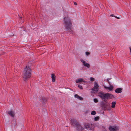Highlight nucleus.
Returning a JSON list of instances; mask_svg holds the SVG:
<instances>
[{
  "instance_id": "22",
  "label": "nucleus",
  "mask_w": 131,
  "mask_h": 131,
  "mask_svg": "<svg viewBox=\"0 0 131 131\" xmlns=\"http://www.w3.org/2000/svg\"><path fill=\"white\" fill-rule=\"evenodd\" d=\"M110 16H112V17H116V18H118V19H119V18L118 17H117L116 16H115L113 14H112V15H110Z\"/></svg>"
},
{
  "instance_id": "8",
  "label": "nucleus",
  "mask_w": 131,
  "mask_h": 131,
  "mask_svg": "<svg viewBox=\"0 0 131 131\" xmlns=\"http://www.w3.org/2000/svg\"><path fill=\"white\" fill-rule=\"evenodd\" d=\"M118 129V127L116 126H110L109 128V130L111 131H115Z\"/></svg>"
},
{
  "instance_id": "19",
  "label": "nucleus",
  "mask_w": 131,
  "mask_h": 131,
  "mask_svg": "<svg viewBox=\"0 0 131 131\" xmlns=\"http://www.w3.org/2000/svg\"><path fill=\"white\" fill-rule=\"evenodd\" d=\"M85 54L86 56H89L90 54V53L88 52H85Z\"/></svg>"
},
{
  "instance_id": "4",
  "label": "nucleus",
  "mask_w": 131,
  "mask_h": 131,
  "mask_svg": "<svg viewBox=\"0 0 131 131\" xmlns=\"http://www.w3.org/2000/svg\"><path fill=\"white\" fill-rule=\"evenodd\" d=\"M71 122L73 126L77 127V128L78 130L83 129H84V128L82 127L77 122L76 120L71 119Z\"/></svg>"
},
{
  "instance_id": "13",
  "label": "nucleus",
  "mask_w": 131,
  "mask_h": 131,
  "mask_svg": "<svg viewBox=\"0 0 131 131\" xmlns=\"http://www.w3.org/2000/svg\"><path fill=\"white\" fill-rule=\"evenodd\" d=\"M51 78L52 79V81L54 82L55 81L56 77L53 74H51Z\"/></svg>"
},
{
  "instance_id": "18",
  "label": "nucleus",
  "mask_w": 131,
  "mask_h": 131,
  "mask_svg": "<svg viewBox=\"0 0 131 131\" xmlns=\"http://www.w3.org/2000/svg\"><path fill=\"white\" fill-rule=\"evenodd\" d=\"M96 114V112L95 111H92L91 113V114L92 115H94Z\"/></svg>"
},
{
  "instance_id": "17",
  "label": "nucleus",
  "mask_w": 131,
  "mask_h": 131,
  "mask_svg": "<svg viewBox=\"0 0 131 131\" xmlns=\"http://www.w3.org/2000/svg\"><path fill=\"white\" fill-rule=\"evenodd\" d=\"M84 128H90V126H89V125L88 124H85L84 125Z\"/></svg>"
},
{
  "instance_id": "16",
  "label": "nucleus",
  "mask_w": 131,
  "mask_h": 131,
  "mask_svg": "<svg viewBox=\"0 0 131 131\" xmlns=\"http://www.w3.org/2000/svg\"><path fill=\"white\" fill-rule=\"evenodd\" d=\"M100 118V117L99 116H97L95 117L94 119L95 121H97L99 120Z\"/></svg>"
},
{
  "instance_id": "9",
  "label": "nucleus",
  "mask_w": 131,
  "mask_h": 131,
  "mask_svg": "<svg viewBox=\"0 0 131 131\" xmlns=\"http://www.w3.org/2000/svg\"><path fill=\"white\" fill-rule=\"evenodd\" d=\"M8 113L11 117H14L15 115V113L13 111H9L8 112Z\"/></svg>"
},
{
  "instance_id": "2",
  "label": "nucleus",
  "mask_w": 131,
  "mask_h": 131,
  "mask_svg": "<svg viewBox=\"0 0 131 131\" xmlns=\"http://www.w3.org/2000/svg\"><path fill=\"white\" fill-rule=\"evenodd\" d=\"M63 21L64 27L66 30L68 31L71 30L72 25L70 18L68 16L65 17L64 18Z\"/></svg>"
},
{
  "instance_id": "15",
  "label": "nucleus",
  "mask_w": 131,
  "mask_h": 131,
  "mask_svg": "<svg viewBox=\"0 0 131 131\" xmlns=\"http://www.w3.org/2000/svg\"><path fill=\"white\" fill-rule=\"evenodd\" d=\"M116 102H113L112 103L111 107L112 108H114L115 107V105L116 104Z\"/></svg>"
},
{
  "instance_id": "12",
  "label": "nucleus",
  "mask_w": 131,
  "mask_h": 131,
  "mask_svg": "<svg viewBox=\"0 0 131 131\" xmlns=\"http://www.w3.org/2000/svg\"><path fill=\"white\" fill-rule=\"evenodd\" d=\"M75 97L78 99L80 100H82L83 98L81 96H79L78 94H75L74 95Z\"/></svg>"
},
{
  "instance_id": "24",
  "label": "nucleus",
  "mask_w": 131,
  "mask_h": 131,
  "mask_svg": "<svg viewBox=\"0 0 131 131\" xmlns=\"http://www.w3.org/2000/svg\"><path fill=\"white\" fill-rule=\"evenodd\" d=\"M129 48L130 50V54L131 55V47H129Z\"/></svg>"
},
{
  "instance_id": "3",
  "label": "nucleus",
  "mask_w": 131,
  "mask_h": 131,
  "mask_svg": "<svg viewBox=\"0 0 131 131\" xmlns=\"http://www.w3.org/2000/svg\"><path fill=\"white\" fill-rule=\"evenodd\" d=\"M98 95L103 101L105 102V103L103 101L101 103V106L102 109L106 110V94L104 93L103 92H100L98 94Z\"/></svg>"
},
{
  "instance_id": "11",
  "label": "nucleus",
  "mask_w": 131,
  "mask_h": 131,
  "mask_svg": "<svg viewBox=\"0 0 131 131\" xmlns=\"http://www.w3.org/2000/svg\"><path fill=\"white\" fill-rule=\"evenodd\" d=\"M122 92V89L121 88H118L115 90V92L117 93H121Z\"/></svg>"
},
{
  "instance_id": "14",
  "label": "nucleus",
  "mask_w": 131,
  "mask_h": 131,
  "mask_svg": "<svg viewBox=\"0 0 131 131\" xmlns=\"http://www.w3.org/2000/svg\"><path fill=\"white\" fill-rule=\"evenodd\" d=\"M113 97V95L109 93H107V98L111 99Z\"/></svg>"
},
{
  "instance_id": "26",
  "label": "nucleus",
  "mask_w": 131,
  "mask_h": 131,
  "mask_svg": "<svg viewBox=\"0 0 131 131\" xmlns=\"http://www.w3.org/2000/svg\"><path fill=\"white\" fill-rule=\"evenodd\" d=\"M19 18H20V19L21 18V17H19Z\"/></svg>"
},
{
  "instance_id": "10",
  "label": "nucleus",
  "mask_w": 131,
  "mask_h": 131,
  "mask_svg": "<svg viewBox=\"0 0 131 131\" xmlns=\"http://www.w3.org/2000/svg\"><path fill=\"white\" fill-rule=\"evenodd\" d=\"M84 79L81 78H80L77 79L75 81V82L77 83H78L81 82H84Z\"/></svg>"
},
{
  "instance_id": "23",
  "label": "nucleus",
  "mask_w": 131,
  "mask_h": 131,
  "mask_svg": "<svg viewBox=\"0 0 131 131\" xmlns=\"http://www.w3.org/2000/svg\"><path fill=\"white\" fill-rule=\"evenodd\" d=\"M94 79L93 78H91L90 80L91 81H93L94 80Z\"/></svg>"
},
{
  "instance_id": "21",
  "label": "nucleus",
  "mask_w": 131,
  "mask_h": 131,
  "mask_svg": "<svg viewBox=\"0 0 131 131\" xmlns=\"http://www.w3.org/2000/svg\"><path fill=\"white\" fill-rule=\"evenodd\" d=\"M94 101L95 103H97L98 102V100L96 99H94Z\"/></svg>"
},
{
  "instance_id": "6",
  "label": "nucleus",
  "mask_w": 131,
  "mask_h": 131,
  "mask_svg": "<svg viewBox=\"0 0 131 131\" xmlns=\"http://www.w3.org/2000/svg\"><path fill=\"white\" fill-rule=\"evenodd\" d=\"M110 79H107V82L109 83L110 85L109 86H107V91L108 92L112 91L113 89V86L111 84V83L109 81Z\"/></svg>"
},
{
  "instance_id": "5",
  "label": "nucleus",
  "mask_w": 131,
  "mask_h": 131,
  "mask_svg": "<svg viewBox=\"0 0 131 131\" xmlns=\"http://www.w3.org/2000/svg\"><path fill=\"white\" fill-rule=\"evenodd\" d=\"M99 90V85L97 83L95 82L94 87L91 89V93H96Z\"/></svg>"
},
{
  "instance_id": "1",
  "label": "nucleus",
  "mask_w": 131,
  "mask_h": 131,
  "mask_svg": "<svg viewBox=\"0 0 131 131\" xmlns=\"http://www.w3.org/2000/svg\"><path fill=\"white\" fill-rule=\"evenodd\" d=\"M31 75V70L29 66H26L23 72V79L25 81L29 79Z\"/></svg>"
},
{
  "instance_id": "20",
  "label": "nucleus",
  "mask_w": 131,
  "mask_h": 131,
  "mask_svg": "<svg viewBox=\"0 0 131 131\" xmlns=\"http://www.w3.org/2000/svg\"><path fill=\"white\" fill-rule=\"evenodd\" d=\"M78 87L80 89H82L83 88L82 87V86L81 85H80V84H79L78 86Z\"/></svg>"
},
{
  "instance_id": "7",
  "label": "nucleus",
  "mask_w": 131,
  "mask_h": 131,
  "mask_svg": "<svg viewBox=\"0 0 131 131\" xmlns=\"http://www.w3.org/2000/svg\"><path fill=\"white\" fill-rule=\"evenodd\" d=\"M80 61L82 63V64L84 66L88 68L90 67V66L89 64L87 63L84 60L81 59L80 60Z\"/></svg>"
},
{
  "instance_id": "25",
  "label": "nucleus",
  "mask_w": 131,
  "mask_h": 131,
  "mask_svg": "<svg viewBox=\"0 0 131 131\" xmlns=\"http://www.w3.org/2000/svg\"><path fill=\"white\" fill-rule=\"evenodd\" d=\"M74 5H77V3H75V2H74Z\"/></svg>"
}]
</instances>
